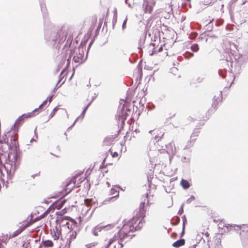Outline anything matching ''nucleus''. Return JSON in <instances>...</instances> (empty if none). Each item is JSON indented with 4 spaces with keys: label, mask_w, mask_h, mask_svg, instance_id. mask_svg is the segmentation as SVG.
<instances>
[{
    "label": "nucleus",
    "mask_w": 248,
    "mask_h": 248,
    "mask_svg": "<svg viewBox=\"0 0 248 248\" xmlns=\"http://www.w3.org/2000/svg\"><path fill=\"white\" fill-rule=\"evenodd\" d=\"M149 207L150 205L148 202L146 204H145V201L141 202L140 203L139 210L136 212L135 216L133 217L135 218L136 221H137L139 219L141 218L139 221L138 226H140V223L145 222L144 218L146 217V213H147V215H149L148 213L149 212ZM141 228V226H139L138 228Z\"/></svg>",
    "instance_id": "4"
},
{
    "label": "nucleus",
    "mask_w": 248,
    "mask_h": 248,
    "mask_svg": "<svg viewBox=\"0 0 248 248\" xmlns=\"http://www.w3.org/2000/svg\"><path fill=\"white\" fill-rule=\"evenodd\" d=\"M76 223L72 222L70 224L69 222H67L65 224L62 225V228L63 230H67L68 232L69 238H68V244L70 245L71 242L74 241L77 237V232L73 230V226H75Z\"/></svg>",
    "instance_id": "7"
},
{
    "label": "nucleus",
    "mask_w": 248,
    "mask_h": 248,
    "mask_svg": "<svg viewBox=\"0 0 248 248\" xmlns=\"http://www.w3.org/2000/svg\"><path fill=\"white\" fill-rule=\"evenodd\" d=\"M89 247H88L89 248H91L92 246L93 247H94L95 246V245L93 244V245H92V244H89Z\"/></svg>",
    "instance_id": "32"
},
{
    "label": "nucleus",
    "mask_w": 248,
    "mask_h": 248,
    "mask_svg": "<svg viewBox=\"0 0 248 248\" xmlns=\"http://www.w3.org/2000/svg\"><path fill=\"white\" fill-rule=\"evenodd\" d=\"M146 198H148V194L146 195Z\"/></svg>",
    "instance_id": "37"
},
{
    "label": "nucleus",
    "mask_w": 248,
    "mask_h": 248,
    "mask_svg": "<svg viewBox=\"0 0 248 248\" xmlns=\"http://www.w3.org/2000/svg\"><path fill=\"white\" fill-rule=\"evenodd\" d=\"M58 108L57 107H55L50 113L48 116L47 118L46 121H49L50 119H51L56 113V112L58 110Z\"/></svg>",
    "instance_id": "21"
},
{
    "label": "nucleus",
    "mask_w": 248,
    "mask_h": 248,
    "mask_svg": "<svg viewBox=\"0 0 248 248\" xmlns=\"http://www.w3.org/2000/svg\"><path fill=\"white\" fill-rule=\"evenodd\" d=\"M148 53L150 55L154 54H158V56L162 58H165L168 55L167 49H164V46L161 45L158 47V45H156L155 43H151L149 46Z\"/></svg>",
    "instance_id": "5"
},
{
    "label": "nucleus",
    "mask_w": 248,
    "mask_h": 248,
    "mask_svg": "<svg viewBox=\"0 0 248 248\" xmlns=\"http://www.w3.org/2000/svg\"><path fill=\"white\" fill-rule=\"evenodd\" d=\"M84 202H85V203L86 204V205L87 206H89V202H90L89 200L88 199H86V200H85Z\"/></svg>",
    "instance_id": "28"
},
{
    "label": "nucleus",
    "mask_w": 248,
    "mask_h": 248,
    "mask_svg": "<svg viewBox=\"0 0 248 248\" xmlns=\"http://www.w3.org/2000/svg\"><path fill=\"white\" fill-rule=\"evenodd\" d=\"M32 116L31 113L24 114L19 117L16 121L15 125H19L21 124L25 119L30 118Z\"/></svg>",
    "instance_id": "14"
},
{
    "label": "nucleus",
    "mask_w": 248,
    "mask_h": 248,
    "mask_svg": "<svg viewBox=\"0 0 248 248\" xmlns=\"http://www.w3.org/2000/svg\"><path fill=\"white\" fill-rule=\"evenodd\" d=\"M51 97L50 98V99H49V102H51Z\"/></svg>",
    "instance_id": "39"
},
{
    "label": "nucleus",
    "mask_w": 248,
    "mask_h": 248,
    "mask_svg": "<svg viewBox=\"0 0 248 248\" xmlns=\"http://www.w3.org/2000/svg\"><path fill=\"white\" fill-rule=\"evenodd\" d=\"M153 132V131H151H151H150V132H149L151 133V132Z\"/></svg>",
    "instance_id": "40"
},
{
    "label": "nucleus",
    "mask_w": 248,
    "mask_h": 248,
    "mask_svg": "<svg viewBox=\"0 0 248 248\" xmlns=\"http://www.w3.org/2000/svg\"><path fill=\"white\" fill-rule=\"evenodd\" d=\"M76 187L72 180L71 179L64 186L59 187L56 190L58 197H63L69 193L72 189Z\"/></svg>",
    "instance_id": "6"
},
{
    "label": "nucleus",
    "mask_w": 248,
    "mask_h": 248,
    "mask_svg": "<svg viewBox=\"0 0 248 248\" xmlns=\"http://www.w3.org/2000/svg\"><path fill=\"white\" fill-rule=\"evenodd\" d=\"M90 105V103H89L88 104V105L84 109L83 111V113H85L87 108H88V107Z\"/></svg>",
    "instance_id": "29"
},
{
    "label": "nucleus",
    "mask_w": 248,
    "mask_h": 248,
    "mask_svg": "<svg viewBox=\"0 0 248 248\" xmlns=\"http://www.w3.org/2000/svg\"><path fill=\"white\" fill-rule=\"evenodd\" d=\"M46 103H47V100H45V101L42 103V104H41V105L39 106V108H38L35 109L34 111H36V110H37L38 109H40V108H42V107L43 106H44V105H46Z\"/></svg>",
    "instance_id": "24"
},
{
    "label": "nucleus",
    "mask_w": 248,
    "mask_h": 248,
    "mask_svg": "<svg viewBox=\"0 0 248 248\" xmlns=\"http://www.w3.org/2000/svg\"><path fill=\"white\" fill-rule=\"evenodd\" d=\"M53 246V243L52 241L48 240L46 241H43L42 244L40 245V248H43V247H52Z\"/></svg>",
    "instance_id": "18"
},
{
    "label": "nucleus",
    "mask_w": 248,
    "mask_h": 248,
    "mask_svg": "<svg viewBox=\"0 0 248 248\" xmlns=\"http://www.w3.org/2000/svg\"><path fill=\"white\" fill-rule=\"evenodd\" d=\"M109 151L111 153V155L113 157H117L118 156V154L116 152H113L112 148H111Z\"/></svg>",
    "instance_id": "22"
},
{
    "label": "nucleus",
    "mask_w": 248,
    "mask_h": 248,
    "mask_svg": "<svg viewBox=\"0 0 248 248\" xmlns=\"http://www.w3.org/2000/svg\"><path fill=\"white\" fill-rule=\"evenodd\" d=\"M205 235L207 237H208L210 235V234L209 232H206L205 233Z\"/></svg>",
    "instance_id": "31"
},
{
    "label": "nucleus",
    "mask_w": 248,
    "mask_h": 248,
    "mask_svg": "<svg viewBox=\"0 0 248 248\" xmlns=\"http://www.w3.org/2000/svg\"><path fill=\"white\" fill-rule=\"evenodd\" d=\"M214 104H215V105L216 106V102H215V101H214Z\"/></svg>",
    "instance_id": "36"
},
{
    "label": "nucleus",
    "mask_w": 248,
    "mask_h": 248,
    "mask_svg": "<svg viewBox=\"0 0 248 248\" xmlns=\"http://www.w3.org/2000/svg\"><path fill=\"white\" fill-rule=\"evenodd\" d=\"M107 183V184L108 185V186H109V184L108 182Z\"/></svg>",
    "instance_id": "38"
},
{
    "label": "nucleus",
    "mask_w": 248,
    "mask_h": 248,
    "mask_svg": "<svg viewBox=\"0 0 248 248\" xmlns=\"http://www.w3.org/2000/svg\"><path fill=\"white\" fill-rule=\"evenodd\" d=\"M78 53H76V55L73 57V61L76 63H81L83 61L84 57V53L83 51L81 53L78 49Z\"/></svg>",
    "instance_id": "15"
},
{
    "label": "nucleus",
    "mask_w": 248,
    "mask_h": 248,
    "mask_svg": "<svg viewBox=\"0 0 248 248\" xmlns=\"http://www.w3.org/2000/svg\"><path fill=\"white\" fill-rule=\"evenodd\" d=\"M197 133L198 134L199 132H195V133H192V135H194V134H195V133Z\"/></svg>",
    "instance_id": "34"
},
{
    "label": "nucleus",
    "mask_w": 248,
    "mask_h": 248,
    "mask_svg": "<svg viewBox=\"0 0 248 248\" xmlns=\"http://www.w3.org/2000/svg\"><path fill=\"white\" fill-rule=\"evenodd\" d=\"M155 4L156 1L155 0H144L142 4L144 13L152 14Z\"/></svg>",
    "instance_id": "8"
},
{
    "label": "nucleus",
    "mask_w": 248,
    "mask_h": 248,
    "mask_svg": "<svg viewBox=\"0 0 248 248\" xmlns=\"http://www.w3.org/2000/svg\"><path fill=\"white\" fill-rule=\"evenodd\" d=\"M62 230L63 229L61 228V226H56L52 230H51V234L54 240H58L60 237L61 238V239H63V235L61 232Z\"/></svg>",
    "instance_id": "10"
},
{
    "label": "nucleus",
    "mask_w": 248,
    "mask_h": 248,
    "mask_svg": "<svg viewBox=\"0 0 248 248\" xmlns=\"http://www.w3.org/2000/svg\"><path fill=\"white\" fill-rule=\"evenodd\" d=\"M67 31L66 30L60 29L58 31L55 36V41H58L59 43L64 42L67 38Z\"/></svg>",
    "instance_id": "9"
},
{
    "label": "nucleus",
    "mask_w": 248,
    "mask_h": 248,
    "mask_svg": "<svg viewBox=\"0 0 248 248\" xmlns=\"http://www.w3.org/2000/svg\"><path fill=\"white\" fill-rule=\"evenodd\" d=\"M183 226L185 227V224L186 223L187 220L186 216L184 215L182 217Z\"/></svg>",
    "instance_id": "25"
},
{
    "label": "nucleus",
    "mask_w": 248,
    "mask_h": 248,
    "mask_svg": "<svg viewBox=\"0 0 248 248\" xmlns=\"http://www.w3.org/2000/svg\"><path fill=\"white\" fill-rule=\"evenodd\" d=\"M215 240L217 241V243H219V244H221V239L219 237H217V236L215 237Z\"/></svg>",
    "instance_id": "27"
},
{
    "label": "nucleus",
    "mask_w": 248,
    "mask_h": 248,
    "mask_svg": "<svg viewBox=\"0 0 248 248\" xmlns=\"http://www.w3.org/2000/svg\"><path fill=\"white\" fill-rule=\"evenodd\" d=\"M185 243V240L184 239H181L179 240L176 241L172 244V246L174 248H179L182 246H184Z\"/></svg>",
    "instance_id": "19"
},
{
    "label": "nucleus",
    "mask_w": 248,
    "mask_h": 248,
    "mask_svg": "<svg viewBox=\"0 0 248 248\" xmlns=\"http://www.w3.org/2000/svg\"><path fill=\"white\" fill-rule=\"evenodd\" d=\"M181 185L185 189H187L190 186L189 182L187 180L184 179H182L181 180Z\"/></svg>",
    "instance_id": "20"
},
{
    "label": "nucleus",
    "mask_w": 248,
    "mask_h": 248,
    "mask_svg": "<svg viewBox=\"0 0 248 248\" xmlns=\"http://www.w3.org/2000/svg\"><path fill=\"white\" fill-rule=\"evenodd\" d=\"M184 233H185V227H184V226H183V231L181 234V236H182Z\"/></svg>",
    "instance_id": "30"
},
{
    "label": "nucleus",
    "mask_w": 248,
    "mask_h": 248,
    "mask_svg": "<svg viewBox=\"0 0 248 248\" xmlns=\"http://www.w3.org/2000/svg\"><path fill=\"white\" fill-rule=\"evenodd\" d=\"M118 229L119 227L114 224H108L106 226L97 225L93 228L92 232L95 236H98L103 233L111 235L116 232Z\"/></svg>",
    "instance_id": "3"
},
{
    "label": "nucleus",
    "mask_w": 248,
    "mask_h": 248,
    "mask_svg": "<svg viewBox=\"0 0 248 248\" xmlns=\"http://www.w3.org/2000/svg\"><path fill=\"white\" fill-rule=\"evenodd\" d=\"M69 202V200H63L62 201L54 203L52 206L54 209L59 210L61 209L65 204H66Z\"/></svg>",
    "instance_id": "13"
},
{
    "label": "nucleus",
    "mask_w": 248,
    "mask_h": 248,
    "mask_svg": "<svg viewBox=\"0 0 248 248\" xmlns=\"http://www.w3.org/2000/svg\"><path fill=\"white\" fill-rule=\"evenodd\" d=\"M70 57L67 59V66L69 65V63H70Z\"/></svg>",
    "instance_id": "33"
},
{
    "label": "nucleus",
    "mask_w": 248,
    "mask_h": 248,
    "mask_svg": "<svg viewBox=\"0 0 248 248\" xmlns=\"http://www.w3.org/2000/svg\"><path fill=\"white\" fill-rule=\"evenodd\" d=\"M109 195L111 196V198L118 197L119 195V187L114 186L111 188L109 191Z\"/></svg>",
    "instance_id": "17"
},
{
    "label": "nucleus",
    "mask_w": 248,
    "mask_h": 248,
    "mask_svg": "<svg viewBox=\"0 0 248 248\" xmlns=\"http://www.w3.org/2000/svg\"><path fill=\"white\" fill-rule=\"evenodd\" d=\"M135 218H132L131 220L124 223L121 229L114 234L113 236L109 239L108 242V246L115 242L118 239V244L120 248L124 247L123 243L125 239L130 240L134 235L133 233L137 230V226H135L134 224L136 223Z\"/></svg>",
    "instance_id": "2"
},
{
    "label": "nucleus",
    "mask_w": 248,
    "mask_h": 248,
    "mask_svg": "<svg viewBox=\"0 0 248 248\" xmlns=\"http://www.w3.org/2000/svg\"><path fill=\"white\" fill-rule=\"evenodd\" d=\"M127 23V18H125L124 20V21L123 24V29H124L126 27V24Z\"/></svg>",
    "instance_id": "26"
},
{
    "label": "nucleus",
    "mask_w": 248,
    "mask_h": 248,
    "mask_svg": "<svg viewBox=\"0 0 248 248\" xmlns=\"http://www.w3.org/2000/svg\"><path fill=\"white\" fill-rule=\"evenodd\" d=\"M32 224L31 222H29L26 224H23L22 226L20 227V228L17 230L15 232H14L12 235V237H14L19 234L24 230H25L26 228L29 227Z\"/></svg>",
    "instance_id": "12"
},
{
    "label": "nucleus",
    "mask_w": 248,
    "mask_h": 248,
    "mask_svg": "<svg viewBox=\"0 0 248 248\" xmlns=\"http://www.w3.org/2000/svg\"><path fill=\"white\" fill-rule=\"evenodd\" d=\"M109 246H108V244H107V246L106 248H108Z\"/></svg>",
    "instance_id": "35"
},
{
    "label": "nucleus",
    "mask_w": 248,
    "mask_h": 248,
    "mask_svg": "<svg viewBox=\"0 0 248 248\" xmlns=\"http://www.w3.org/2000/svg\"><path fill=\"white\" fill-rule=\"evenodd\" d=\"M191 49L194 52L198 51L199 50L198 45L196 44L193 45L191 46Z\"/></svg>",
    "instance_id": "23"
},
{
    "label": "nucleus",
    "mask_w": 248,
    "mask_h": 248,
    "mask_svg": "<svg viewBox=\"0 0 248 248\" xmlns=\"http://www.w3.org/2000/svg\"><path fill=\"white\" fill-rule=\"evenodd\" d=\"M0 149L3 152L0 153V164L3 165L8 174H14L19 164L17 131L12 129L0 136Z\"/></svg>",
    "instance_id": "1"
},
{
    "label": "nucleus",
    "mask_w": 248,
    "mask_h": 248,
    "mask_svg": "<svg viewBox=\"0 0 248 248\" xmlns=\"http://www.w3.org/2000/svg\"><path fill=\"white\" fill-rule=\"evenodd\" d=\"M73 206H74L73 203H71L70 202H69L66 204L64 209L58 212L57 214L61 216L63 215L64 214L67 212V211L69 210L71 208V207Z\"/></svg>",
    "instance_id": "16"
},
{
    "label": "nucleus",
    "mask_w": 248,
    "mask_h": 248,
    "mask_svg": "<svg viewBox=\"0 0 248 248\" xmlns=\"http://www.w3.org/2000/svg\"><path fill=\"white\" fill-rule=\"evenodd\" d=\"M82 175L83 172L78 173L71 179L76 187H79L81 183L85 180V177L82 176Z\"/></svg>",
    "instance_id": "11"
}]
</instances>
